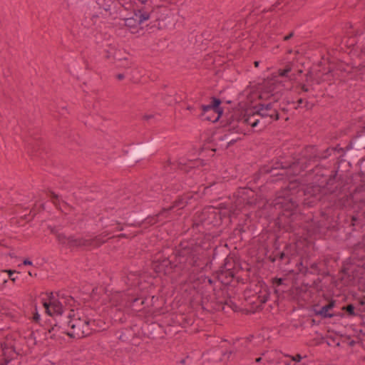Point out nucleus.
Instances as JSON below:
<instances>
[{
    "label": "nucleus",
    "instance_id": "nucleus-44",
    "mask_svg": "<svg viewBox=\"0 0 365 365\" xmlns=\"http://www.w3.org/2000/svg\"><path fill=\"white\" fill-rule=\"evenodd\" d=\"M220 269L228 271H234L235 262L232 257H227L224 263L220 267Z\"/></svg>",
    "mask_w": 365,
    "mask_h": 365
},
{
    "label": "nucleus",
    "instance_id": "nucleus-30",
    "mask_svg": "<svg viewBox=\"0 0 365 365\" xmlns=\"http://www.w3.org/2000/svg\"><path fill=\"white\" fill-rule=\"evenodd\" d=\"M359 176L360 177V183L355 187L356 192H365V158L360 160L359 164Z\"/></svg>",
    "mask_w": 365,
    "mask_h": 365
},
{
    "label": "nucleus",
    "instance_id": "nucleus-28",
    "mask_svg": "<svg viewBox=\"0 0 365 365\" xmlns=\"http://www.w3.org/2000/svg\"><path fill=\"white\" fill-rule=\"evenodd\" d=\"M134 11L135 16L138 18V23L140 24L150 19V14L153 12V8L151 6L145 5Z\"/></svg>",
    "mask_w": 365,
    "mask_h": 365
},
{
    "label": "nucleus",
    "instance_id": "nucleus-29",
    "mask_svg": "<svg viewBox=\"0 0 365 365\" xmlns=\"http://www.w3.org/2000/svg\"><path fill=\"white\" fill-rule=\"evenodd\" d=\"M217 279L223 284H230L235 277V271H228L219 269L216 272Z\"/></svg>",
    "mask_w": 365,
    "mask_h": 365
},
{
    "label": "nucleus",
    "instance_id": "nucleus-6",
    "mask_svg": "<svg viewBox=\"0 0 365 365\" xmlns=\"http://www.w3.org/2000/svg\"><path fill=\"white\" fill-rule=\"evenodd\" d=\"M216 212L217 208L214 207L204 208L202 212L195 217L192 229H196L199 232H205L220 226V214Z\"/></svg>",
    "mask_w": 365,
    "mask_h": 365
},
{
    "label": "nucleus",
    "instance_id": "nucleus-50",
    "mask_svg": "<svg viewBox=\"0 0 365 365\" xmlns=\"http://www.w3.org/2000/svg\"><path fill=\"white\" fill-rule=\"evenodd\" d=\"M342 310L344 311L349 317H355L357 314L355 313V307L353 304H348L342 307Z\"/></svg>",
    "mask_w": 365,
    "mask_h": 365
},
{
    "label": "nucleus",
    "instance_id": "nucleus-12",
    "mask_svg": "<svg viewBox=\"0 0 365 365\" xmlns=\"http://www.w3.org/2000/svg\"><path fill=\"white\" fill-rule=\"evenodd\" d=\"M222 101L216 97L211 98V103L209 105H201L202 112L200 117L202 120L217 122L223 114V108L220 106Z\"/></svg>",
    "mask_w": 365,
    "mask_h": 365
},
{
    "label": "nucleus",
    "instance_id": "nucleus-55",
    "mask_svg": "<svg viewBox=\"0 0 365 365\" xmlns=\"http://www.w3.org/2000/svg\"><path fill=\"white\" fill-rule=\"evenodd\" d=\"M298 88H300L301 90L304 92H308L311 89L313 90V88L310 87L309 86L307 85L305 83H299L297 85Z\"/></svg>",
    "mask_w": 365,
    "mask_h": 365
},
{
    "label": "nucleus",
    "instance_id": "nucleus-5",
    "mask_svg": "<svg viewBox=\"0 0 365 365\" xmlns=\"http://www.w3.org/2000/svg\"><path fill=\"white\" fill-rule=\"evenodd\" d=\"M348 145L344 148H339V145L334 148L329 147L324 150H319L315 145H309L304 148V158H306L308 168L314 163H318L320 160L327 159L331 155H334L337 160H339L346 152L349 155H354L359 152H354V150H347Z\"/></svg>",
    "mask_w": 365,
    "mask_h": 365
},
{
    "label": "nucleus",
    "instance_id": "nucleus-7",
    "mask_svg": "<svg viewBox=\"0 0 365 365\" xmlns=\"http://www.w3.org/2000/svg\"><path fill=\"white\" fill-rule=\"evenodd\" d=\"M272 161L282 171L290 170L292 171L291 174L293 175H299L302 171L308 169L304 150L302 152V156L299 158L292 155L284 154L279 155L276 160Z\"/></svg>",
    "mask_w": 365,
    "mask_h": 365
},
{
    "label": "nucleus",
    "instance_id": "nucleus-25",
    "mask_svg": "<svg viewBox=\"0 0 365 365\" xmlns=\"http://www.w3.org/2000/svg\"><path fill=\"white\" fill-rule=\"evenodd\" d=\"M89 243L90 242L87 241V239L82 237L76 238L73 235H71L69 237L66 235V240H64V242L61 243V245L72 249L74 247H88Z\"/></svg>",
    "mask_w": 365,
    "mask_h": 365
},
{
    "label": "nucleus",
    "instance_id": "nucleus-58",
    "mask_svg": "<svg viewBox=\"0 0 365 365\" xmlns=\"http://www.w3.org/2000/svg\"><path fill=\"white\" fill-rule=\"evenodd\" d=\"M49 193H50V197L53 200H54L53 204L57 207L58 205V195H56L54 192H53L51 190L49 191Z\"/></svg>",
    "mask_w": 365,
    "mask_h": 365
},
{
    "label": "nucleus",
    "instance_id": "nucleus-32",
    "mask_svg": "<svg viewBox=\"0 0 365 365\" xmlns=\"http://www.w3.org/2000/svg\"><path fill=\"white\" fill-rule=\"evenodd\" d=\"M160 96L161 99L169 106L180 102V100L175 98L177 92L174 90H170L167 93H161Z\"/></svg>",
    "mask_w": 365,
    "mask_h": 365
},
{
    "label": "nucleus",
    "instance_id": "nucleus-9",
    "mask_svg": "<svg viewBox=\"0 0 365 365\" xmlns=\"http://www.w3.org/2000/svg\"><path fill=\"white\" fill-rule=\"evenodd\" d=\"M71 331L67 333V336L73 339H81L89 336L92 330H96L95 319H90L87 317L81 319L76 317L74 314L70 319Z\"/></svg>",
    "mask_w": 365,
    "mask_h": 365
},
{
    "label": "nucleus",
    "instance_id": "nucleus-64",
    "mask_svg": "<svg viewBox=\"0 0 365 365\" xmlns=\"http://www.w3.org/2000/svg\"><path fill=\"white\" fill-rule=\"evenodd\" d=\"M294 35V31H291L289 34L284 36L283 40L284 41H289L291 39Z\"/></svg>",
    "mask_w": 365,
    "mask_h": 365
},
{
    "label": "nucleus",
    "instance_id": "nucleus-59",
    "mask_svg": "<svg viewBox=\"0 0 365 365\" xmlns=\"http://www.w3.org/2000/svg\"><path fill=\"white\" fill-rule=\"evenodd\" d=\"M269 296V293L258 296V299H259L260 303L264 304L268 300Z\"/></svg>",
    "mask_w": 365,
    "mask_h": 365
},
{
    "label": "nucleus",
    "instance_id": "nucleus-22",
    "mask_svg": "<svg viewBox=\"0 0 365 365\" xmlns=\"http://www.w3.org/2000/svg\"><path fill=\"white\" fill-rule=\"evenodd\" d=\"M289 245H286L283 250L276 248L268 259L270 262H274L279 261L282 264H287L290 262Z\"/></svg>",
    "mask_w": 365,
    "mask_h": 365
},
{
    "label": "nucleus",
    "instance_id": "nucleus-1",
    "mask_svg": "<svg viewBox=\"0 0 365 365\" xmlns=\"http://www.w3.org/2000/svg\"><path fill=\"white\" fill-rule=\"evenodd\" d=\"M298 202L292 195H279L274 200V207L279 212L276 220L279 230L286 232L295 233L304 222L312 221V217H307L298 211Z\"/></svg>",
    "mask_w": 365,
    "mask_h": 365
},
{
    "label": "nucleus",
    "instance_id": "nucleus-14",
    "mask_svg": "<svg viewBox=\"0 0 365 365\" xmlns=\"http://www.w3.org/2000/svg\"><path fill=\"white\" fill-rule=\"evenodd\" d=\"M175 259L171 260L169 257H155L151 263V268L159 274L168 275L173 273L175 269L178 268Z\"/></svg>",
    "mask_w": 365,
    "mask_h": 365
},
{
    "label": "nucleus",
    "instance_id": "nucleus-35",
    "mask_svg": "<svg viewBox=\"0 0 365 365\" xmlns=\"http://www.w3.org/2000/svg\"><path fill=\"white\" fill-rule=\"evenodd\" d=\"M14 273H16V270L12 269H4L0 272V288H2L7 283L9 278L11 277Z\"/></svg>",
    "mask_w": 365,
    "mask_h": 365
},
{
    "label": "nucleus",
    "instance_id": "nucleus-53",
    "mask_svg": "<svg viewBox=\"0 0 365 365\" xmlns=\"http://www.w3.org/2000/svg\"><path fill=\"white\" fill-rule=\"evenodd\" d=\"M259 98L264 101H272V97L270 96V93L265 92V91L261 89Z\"/></svg>",
    "mask_w": 365,
    "mask_h": 365
},
{
    "label": "nucleus",
    "instance_id": "nucleus-24",
    "mask_svg": "<svg viewBox=\"0 0 365 365\" xmlns=\"http://www.w3.org/2000/svg\"><path fill=\"white\" fill-rule=\"evenodd\" d=\"M153 143L136 146L133 151L132 152L130 157L126 160V163H129L133 160H136V161H138L139 158L150 153L153 150Z\"/></svg>",
    "mask_w": 365,
    "mask_h": 365
},
{
    "label": "nucleus",
    "instance_id": "nucleus-21",
    "mask_svg": "<svg viewBox=\"0 0 365 365\" xmlns=\"http://www.w3.org/2000/svg\"><path fill=\"white\" fill-rule=\"evenodd\" d=\"M336 306V301L331 299L327 304L319 307V304H316L312 306V312L316 316H320L322 319L332 318L335 316L330 311Z\"/></svg>",
    "mask_w": 365,
    "mask_h": 365
},
{
    "label": "nucleus",
    "instance_id": "nucleus-18",
    "mask_svg": "<svg viewBox=\"0 0 365 365\" xmlns=\"http://www.w3.org/2000/svg\"><path fill=\"white\" fill-rule=\"evenodd\" d=\"M321 215L326 221L323 227L329 230H339L343 225H341V218L344 217L343 215L340 216L339 213L334 212L329 210L327 212H321Z\"/></svg>",
    "mask_w": 365,
    "mask_h": 365
},
{
    "label": "nucleus",
    "instance_id": "nucleus-45",
    "mask_svg": "<svg viewBox=\"0 0 365 365\" xmlns=\"http://www.w3.org/2000/svg\"><path fill=\"white\" fill-rule=\"evenodd\" d=\"M48 230H50L51 233L56 236V240L60 244L64 242V240H66L65 234L59 232V230L56 227H52L51 225L48 226Z\"/></svg>",
    "mask_w": 365,
    "mask_h": 365
},
{
    "label": "nucleus",
    "instance_id": "nucleus-15",
    "mask_svg": "<svg viewBox=\"0 0 365 365\" xmlns=\"http://www.w3.org/2000/svg\"><path fill=\"white\" fill-rule=\"evenodd\" d=\"M274 102L259 103L256 105L260 115L264 122H267V125H270L274 120L279 119L278 109L275 107Z\"/></svg>",
    "mask_w": 365,
    "mask_h": 365
},
{
    "label": "nucleus",
    "instance_id": "nucleus-51",
    "mask_svg": "<svg viewBox=\"0 0 365 365\" xmlns=\"http://www.w3.org/2000/svg\"><path fill=\"white\" fill-rule=\"evenodd\" d=\"M305 79L304 82L307 85L309 86L312 88V85L314 81H315V78L314 77V74L312 71H309L304 76Z\"/></svg>",
    "mask_w": 365,
    "mask_h": 365
},
{
    "label": "nucleus",
    "instance_id": "nucleus-62",
    "mask_svg": "<svg viewBox=\"0 0 365 365\" xmlns=\"http://www.w3.org/2000/svg\"><path fill=\"white\" fill-rule=\"evenodd\" d=\"M119 339L123 341H128L129 339V337L127 336V334L122 331V334L119 336Z\"/></svg>",
    "mask_w": 365,
    "mask_h": 365
},
{
    "label": "nucleus",
    "instance_id": "nucleus-40",
    "mask_svg": "<svg viewBox=\"0 0 365 365\" xmlns=\"http://www.w3.org/2000/svg\"><path fill=\"white\" fill-rule=\"evenodd\" d=\"M165 212V211H163V209L158 215H148L147 217H145V215H143V224H146L148 225H153L156 224L158 222L159 216L161 215Z\"/></svg>",
    "mask_w": 365,
    "mask_h": 365
},
{
    "label": "nucleus",
    "instance_id": "nucleus-33",
    "mask_svg": "<svg viewBox=\"0 0 365 365\" xmlns=\"http://www.w3.org/2000/svg\"><path fill=\"white\" fill-rule=\"evenodd\" d=\"M143 215H133L129 220H125L123 224L126 226L139 227L143 224Z\"/></svg>",
    "mask_w": 365,
    "mask_h": 365
},
{
    "label": "nucleus",
    "instance_id": "nucleus-46",
    "mask_svg": "<svg viewBox=\"0 0 365 365\" xmlns=\"http://www.w3.org/2000/svg\"><path fill=\"white\" fill-rule=\"evenodd\" d=\"M317 167L318 166L316 165L314 169L311 168L309 170V171H312L317 175L322 176V178H323V180H322V182L325 184V180L329 178V176L330 175L331 171H329L328 170L324 169V170H322V172H320V171H318Z\"/></svg>",
    "mask_w": 365,
    "mask_h": 365
},
{
    "label": "nucleus",
    "instance_id": "nucleus-13",
    "mask_svg": "<svg viewBox=\"0 0 365 365\" xmlns=\"http://www.w3.org/2000/svg\"><path fill=\"white\" fill-rule=\"evenodd\" d=\"M110 5L106 2V0H96L90 8L89 11L86 13V18H90L92 21V24H96L98 19H106L110 11Z\"/></svg>",
    "mask_w": 365,
    "mask_h": 365
},
{
    "label": "nucleus",
    "instance_id": "nucleus-19",
    "mask_svg": "<svg viewBox=\"0 0 365 365\" xmlns=\"http://www.w3.org/2000/svg\"><path fill=\"white\" fill-rule=\"evenodd\" d=\"M259 202L257 194L250 188L244 187L239 192V195L237 199L238 204L253 207Z\"/></svg>",
    "mask_w": 365,
    "mask_h": 365
},
{
    "label": "nucleus",
    "instance_id": "nucleus-23",
    "mask_svg": "<svg viewBox=\"0 0 365 365\" xmlns=\"http://www.w3.org/2000/svg\"><path fill=\"white\" fill-rule=\"evenodd\" d=\"M279 87H284V84L282 81L278 80V76H275V73H272L270 77H267L264 80L261 89L271 94Z\"/></svg>",
    "mask_w": 365,
    "mask_h": 365
},
{
    "label": "nucleus",
    "instance_id": "nucleus-3",
    "mask_svg": "<svg viewBox=\"0 0 365 365\" xmlns=\"http://www.w3.org/2000/svg\"><path fill=\"white\" fill-rule=\"evenodd\" d=\"M200 247L194 240L181 241L173 251L174 259L178 269L189 270L193 267L198 266Z\"/></svg>",
    "mask_w": 365,
    "mask_h": 365
},
{
    "label": "nucleus",
    "instance_id": "nucleus-26",
    "mask_svg": "<svg viewBox=\"0 0 365 365\" xmlns=\"http://www.w3.org/2000/svg\"><path fill=\"white\" fill-rule=\"evenodd\" d=\"M259 173L270 174L271 177H282L286 174V171H282L281 168H277L274 165V162L272 161L271 163L261 167L259 168Z\"/></svg>",
    "mask_w": 365,
    "mask_h": 365
},
{
    "label": "nucleus",
    "instance_id": "nucleus-60",
    "mask_svg": "<svg viewBox=\"0 0 365 365\" xmlns=\"http://www.w3.org/2000/svg\"><path fill=\"white\" fill-rule=\"evenodd\" d=\"M302 358L303 357L299 354H297L294 356H292V359L294 363L301 364V360Z\"/></svg>",
    "mask_w": 365,
    "mask_h": 365
},
{
    "label": "nucleus",
    "instance_id": "nucleus-2",
    "mask_svg": "<svg viewBox=\"0 0 365 365\" xmlns=\"http://www.w3.org/2000/svg\"><path fill=\"white\" fill-rule=\"evenodd\" d=\"M48 299L49 302H43L46 313L50 317L46 322L47 327H45V329L51 334V339H56L60 334L67 335V333H69L68 329L70 327V319L72 318L71 312L73 310L66 312L61 302L54 299L52 292L49 293Z\"/></svg>",
    "mask_w": 365,
    "mask_h": 365
},
{
    "label": "nucleus",
    "instance_id": "nucleus-16",
    "mask_svg": "<svg viewBox=\"0 0 365 365\" xmlns=\"http://www.w3.org/2000/svg\"><path fill=\"white\" fill-rule=\"evenodd\" d=\"M4 362L1 365H8V364L14 359V355H19V352L16 350L15 339L12 336H6L5 340L1 342Z\"/></svg>",
    "mask_w": 365,
    "mask_h": 365
},
{
    "label": "nucleus",
    "instance_id": "nucleus-54",
    "mask_svg": "<svg viewBox=\"0 0 365 365\" xmlns=\"http://www.w3.org/2000/svg\"><path fill=\"white\" fill-rule=\"evenodd\" d=\"M223 304H224V306H225V305H227V306H228V307H230L232 310H234V311H235V312L237 311V308H238V307L237 306V304H236L235 302H233L230 299V298H228V299H225V300H224Z\"/></svg>",
    "mask_w": 365,
    "mask_h": 365
},
{
    "label": "nucleus",
    "instance_id": "nucleus-49",
    "mask_svg": "<svg viewBox=\"0 0 365 365\" xmlns=\"http://www.w3.org/2000/svg\"><path fill=\"white\" fill-rule=\"evenodd\" d=\"M139 24H140L138 23V18L135 16V14L132 17L127 18L125 19V25L128 27H135Z\"/></svg>",
    "mask_w": 365,
    "mask_h": 365
},
{
    "label": "nucleus",
    "instance_id": "nucleus-41",
    "mask_svg": "<svg viewBox=\"0 0 365 365\" xmlns=\"http://www.w3.org/2000/svg\"><path fill=\"white\" fill-rule=\"evenodd\" d=\"M225 207L229 211H230L229 212L231 214L232 217H236L240 212L242 204H238L236 201L235 205L231 203L225 205Z\"/></svg>",
    "mask_w": 365,
    "mask_h": 365
},
{
    "label": "nucleus",
    "instance_id": "nucleus-38",
    "mask_svg": "<svg viewBox=\"0 0 365 365\" xmlns=\"http://www.w3.org/2000/svg\"><path fill=\"white\" fill-rule=\"evenodd\" d=\"M292 65L291 64H287L284 67V68L282 69L279 68L277 71V73H275V76H278L279 77H289L290 81L295 79V75L292 74L289 76L288 74L292 71Z\"/></svg>",
    "mask_w": 365,
    "mask_h": 365
},
{
    "label": "nucleus",
    "instance_id": "nucleus-34",
    "mask_svg": "<svg viewBox=\"0 0 365 365\" xmlns=\"http://www.w3.org/2000/svg\"><path fill=\"white\" fill-rule=\"evenodd\" d=\"M224 300H218L216 297L210 303V306L207 307L208 312H220L224 310Z\"/></svg>",
    "mask_w": 365,
    "mask_h": 365
},
{
    "label": "nucleus",
    "instance_id": "nucleus-27",
    "mask_svg": "<svg viewBox=\"0 0 365 365\" xmlns=\"http://www.w3.org/2000/svg\"><path fill=\"white\" fill-rule=\"evenodd\" d=\"M192 198V195L190 193H185L178 197V198L173 202V205L168 208H163V211H170L173 208L177 207L178 209L184 208L188 203V201Z\"/></svg>",
    "mask_w": 365,
    "mask_h": 365
},
{
    "label": "nucleus",
    "instance_id": "nucleus-8",
    "mask_svg": "<svg viewBox=\"0 0 365 365\" xmlns=\"http://www.w3.org/2000/svg\"><path fill=\"white\" fill-rule=\"evenodd\" d=\"M364 256H360V250H356L352 255L346 259L342 264L340 273H341V280L346 279L349 282L354 281L359 277L360 270L364 267Z\"/></svg>",
    "mask_w": 365,
    "mask_h": 365
},
{
    "label": "nucleus",
    "instance_id": "nucleus-11",
    "mask_svg": "<svg viewBox=\"0 0 365 365\" xmlns=\"http://www.w3.org/2000/svg\"><path fill=\"white\" fill-rule=\"evenodd\" d=\"M297 269L304 276L307 274L322 275L327 277L329 275L327 264L323 261L310 262L307 259H301L297 263Z\"/></svg>",
    "mask_w": 365,
    "mask_h": 365
},
{
    "label": "nucleus",
    "instance_id": "nucleus-63",
    "mask_svg": "<svg viewBox=\"0 0 365 365\" xmlns=\"http://www.w3.org/2000/svg\"><path fill=\"white\" fill-rule=\"evenodd\" d=\"M38 207L35 205L33 208L30 211V214L32 215V217H34L38 213Z\"/></svg>",
    "mask_w": 365,
    "mask_h": 365
},
{
    "label": "nucleus",
    "instance_id": "nucleus-61",
    "mask_svg": "<svg viewBox=\"0 0 365 365\" xmlns=\"http://www.w3.org/2000/svg\"><path fill=\"white\" fill-rule=\"evenodd\" d=\"M139 302L140 305H143L145 301L142 298H134L133 299H132L133 306H135V304H139Z\"/></svg>",
    "mask_w": 365,
    "mask_h": 365
},
{
    "label": "nucleus",
    "instance_id": "nucleus-31",
    "mask_svg": "<svg viewBox=\"0 0 365 365\" xmlns=\"http://www.w3.org/2000/svg\"><path fill=\"white\" fill-rule=\"evenodd\" d=\"M110 235V232L108 231H104L101 234L96 236L93 238L88 239L87 241H88L90 243L88 245V247H98L101 246L103 244H104L106 240H105L103 238L108 236Z\"/></svg>",
    "mask_w": 365,
    "mask_h": 365
},
{
    "label": "nucleus",
    "instance_id": "nucleus-10",
    "mask_svg": "<svg viewBox=\"0 0 365 365\" xmlns=\"http://www.w3.org/2000/svg\"><path fill=\"white\" fill-rule=\"evenodd\" d=\"M297 197L306 207L316 206L322 200L323 193L319 185L308 184L300 186L297 190Z\"/></svg>",
    "mask_w": 365,
    "mask_h": 365
},
{
    "label": "nucleus",
    "instance_id": "nucleus-37",
    "mask_svg": "<svg viewBox=\"0 0 365 365\" xmlns=\"http://www.w3.org/2000/svg\"><path fill=\"white\" fill-rule=\"evenodd\" d=\"M285 279L284 278H277L275 277L272 279V284L274 287V293L278 296L279 293H283L285 292L284 289H281L280 287L285 286L284 284Z\"/></svg>",
    "mask_w": 365,
    "mask_h": 365
},
{
    "label": "nucleus",
    "instance_id": "nucleus-48",
    "mask_svg": "<svg viewBox=\"0 0 365 365\" xmlns=\"http://www.w3.org/2000/svg\"><path fill=\"white\" fill-rule=\"evenodd\" d=\"M359 57L361 60V62L358 65L357 68L359 71L365 72V47L361 49Z\"/></svg>",
    "mask_w": 365,
    "mask_h": 365
},
{
    "label": "nucleus",
    "instance_id": "nucleus-4",
    "mask_svg": "<svg viewBox=\"0 0 365 365\" xmlns=\"http://www.w3.org/2000/svg\"><path fill=\"white\" fill-rule=\"evenodd\" d=\"M235 121L238 123L242 121L243 123L251 125L254 128H257V131L264 130L267 126V122H264L256 105L250 108L246 109L245 113L242 115L231 114L227 119L225 125L229 126L228 131L236 133H242L237 125L235 124Z\"/></svg>",
    "mask_w": 365,
    "mask_h": 365
},
{
    "label": "nucleus",
    "instance_id": "nucleus-57",
    "mask_svg": "<svg viewBox=\"0 0 365 365\" xmlns=\"http://www.w3.org/2000/svg\"><path fill=\"white\" fill-rule=\"evenodd\" d=\"M96 322V330H92V331H99L101 329H105L103 325L105 324L101 320H95Z\"/></svg>",
    "mask_w": 365,
    "mask_h": 365
},
{
    "label": "nucleus",
    "instance_id": "nucleus-20",
    "mask_svg": "<svg viewBox=\"0 0 365 365\" xmlns=\"http://www.w3.org/2000/svg\"><path fill=\"white\" fill-rule=\"evenodd\" d=\"M346 148L352 149L354 152L365 150V122L351 138Z\"/></svg>",
    "mask_w": 365,
    "mask_h": 365
},
{
    "label": "nucleus",
    "instance_id": "nucleus-52",
    "mask_svg": "<svg viewBox=\"0 0 365 365\" xmlns=\"http://www.w3.org/2000/svg\"><path fill=\"white\" fill-rule=\"evenodd\" d=\"M123 225H125L123 224V222H118V221H115V222L113 224H110L108 226L110 227H114L113 229H111V230H108V231L110 232V234L112 232H114V231H122V230H123Z\"/></svg>",
    "mask_w": 365,
    "mask_h": 365
},
{
    "label": "nucleus",
    "instance_id": "nucleus-42",
    "mask_svg": "<svg viewBox=\"0 0 365 365\" xmlns=\"http://www.w3.org/2000/svg\"><path fill=\"white\" fill-rule=\"evenodd\" d=\"M214 297H212L210 294H202L200 306L203 310H205L207 312V307H209V306H210V303L213 300Z\"/></svg>",
    "mask_w": 365,
    "mask_h": 365
},
{
    "label": "nucleus",
    "instance_id": "nucleus-39",
    "mask_svg": "<svg viewBox=\"0 0 365 365\" xmlns=\"http://www.w3.org/2000/svg\"><path fill=\"white\" fill-rule=\"evenodd\" d=\"M219 140H221V141H224V140L228 141L227 144V146H226V148H228L231 147L232 145H233L238 140H241V138H240V137H237V138L232 137L230 135V133H225L223 135L220 136L219 138Z\"/></svg>",
    "mask_w": 365,
    "mask_h": 365
},
{
    "label": "nucleus",
    "instance_id": "nucleus-43",
    "mask_svg": "<svg viewBox=\"0 0 365 365\" xmlns=\"http://www.w3.org/2000/svg\"><path fill=\"white\" fill-rule=\"evenodd\" d=\"M230 211L227 209L225 205L224 207H220V208H217V212L220 213V223L222 224L224 220H227L230 222V219L232 218L231 214L229 212Z\"/></svg>",
    "mask_w": 365,
    "mask_h": 365
},
{
    "label": "nucleus",
    "instance_id": "nucleus-47",
    "mask_svg": "<svg viewBox=\"0 0 365 365\" xmlns=\"http://www.w3.org/2000/svg\"><path fill=\"white\" fill-rule=\"evenodd\" d=\"M284 87L277 88L274 92L270 94V96L272 97V101L271 102H274L276 104L279 100L282 97L284 94Z\"/></svg>",
    "mask_w": 365,
    "mask_h": 365
},
{
    "label": "nucleus",
    "instance_id": "nucleus-17",
    "mask_svg": "<svg viewBox=\"0 0 365 365\" xmlns=\"http://www.w3.org/2000/svg\"><path fill=\"white\" fill-rule=\"evenodd\" d=\"M346 178L339 175L337 170H331L330 175L325 180V185L332 192H341L346 185Z\"/></svg>",
    "mask_w": 365,
    "mask_h": 365
},
{
    "label": "nucleus",
    "instance_id": "nucleus-36",
    "mask_svg": "<svg viewBox=\"0 0 365 365\" xmlns=\"http://www.w3.org/2000/svg\"><path fill=\"white\" fill-rule=\"evenodd\" d=\"M346 222L349 223V226L361 227L362 226V219L357 215H343Z\"/></svg>",
    "mask_w": 365,
    "mask_h": 365
},
{
    "label": "nucleus",
    "instance_id": "nucleus-56",
    "mask_svg": "<svg viewBox=\"0 0 365 365\" xmlns=\"http://www.w3.org/2000/svg\"><path fill=\"white\" fill-rule=\"evenodd\" d=\"M266 175L265 173H259V170L252 176V180L255 183H257L262 176Z\"/></svg>",
    "mask_w": 365,
    "mask_h": 365
}]
</instances>
